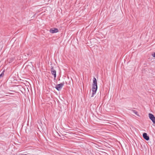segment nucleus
I'll use <instances>...</instances> for the list:
<instances>
[{"mask_svg": "<svg viewBox=\"0 0 155 155\" xmlns=\"http://www.w3.org/2000/svg\"><path fill=\"white\" fill-rule=\"evenodd\" d=\"M51 73L52 75H53L54 77V80L55 79V78L56 77V71L54 69L53 67L51 66Z\"/></svg>", "mask_w": 155, "mask_h": 155, "instance_id": "obj_4", "label": "nucleus"}, {"mask_svg": "<svg viewBox=\"0 0 155 155\" xmlns=\"http://www.w3.org/2000/svg\"><path fill=\"white\" fill-rule=\"evenodd\" d=\"M64 83L63 82L60 84H57L55 87V88L58 91H60L62 87L64 85Z\"/></svg>", "mask_w": 155, "mask_h": 155, "instance_id": "obj_2", "label": "nucleus"}, {"mask_svg": "<svg viewBox=\"0 0 155 155\" xmlns=\"http://www.w3.org/2000/svg\"><path fill=\"white\" fill-rule=\"evenodd\" d=\"M4 75V71H3L2 73L0 74V78L2 77H3Z\"/></svg>", "mask_w": 155, "mask_h": 155, "instance_id": "obj_8", "label": "nucleus"}, {"mask_svg": "<svg viewBox=\"0 0 155 155\" xmlns=\"http://www.w3.org/2000/svg\"><path fill=\"white\" fill-rule=\"evenodd\" d=\"M152 56L154 57V58H155V53H153L152 54Z\"/></svg>", "mask_w": 155, "mask_h": 155, "instance_id": "obj_9", "label": "nucleus"}, {"mask_svg": "<svg viewBox=\"0 0 155 155\" xmlns=\"http://www.w3.org/2000/svg\"><path fill=\"white\" fill-rule=\"evenodd\" d=\"M149 117L150 119L153 122V124H155V117L154 116V115L151 113H149Z\"/></svg>", "mask_w": 155, "mask_h": 155, "instance_id": "obj_3", "label": "nucleus"}, {"mask_svg": "<svg viewBox=\"0 0 155 155\" xmlns=\"http://www.w3.org/2000/svg\"><path fill=\"white\" fill-rule=\"evenodd\" d=\"M143 138L147 140H149V137L147 136V134L146 133H144L143 134Z\"/></svg>", "mask_w": 155, "mask_h": 155, "instance_id": "obj_6", "label": "nucleus"}, {"mask_svg": "<svg viewBox=\"0 0 155 155\" xmlns=\"http://www.w3.org/2000/svg\"><path fill=\"white\" fill-rule=\"evenodd\" d=\"M133 111L134 112V113L137 115V116H139V114H138V112L137 111H135V110H133Z\"/></svg>", "mask_w": 155, "mask_h": 155, "instance_id": "obj_7", "label": "nucleus"}, {"mask_svg": "<svg viewBox=\"0 0 155 155\" xmlns=\"http://www.w3.org/2000/svg\"><path fill=\"white\" fill-rule=\"evenodd\" d=\"M58 31V29L56 28H51L50 30V32L51 33H56V32H57Z\"/></svg>", "mask_w": 155, "mask_h": 155, "instance_id": "obj_5", "label": "nucleus"}, {"mask_svg": "<svg viewBox=\"0 0 155 155\" xmlns=\"http://www.w3.org/2000/svg\"><path fill=\"white\" fill-rule=\"evenodd\" d=\"M92 86V95L91 96V97H93L94 95L95 94L97 88V80L94 77L93 78Z\"/></svg>", "mask_w": 155, "mask_h": 155, "instance_id": "obj_1", "label": "nucleus"}]
</instances>
